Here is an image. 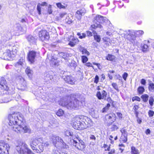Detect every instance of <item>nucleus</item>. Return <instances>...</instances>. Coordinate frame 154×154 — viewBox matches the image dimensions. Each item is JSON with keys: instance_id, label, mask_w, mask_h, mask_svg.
I'll use <instances>...</instances> for the list:
<instances>
[{"instance_id": "052dcab7", "label": "nucleus", "mask_w": 154, "mask_h": 154, "mask_svg": "<svg viewBox=\"0 0 154 154\" xmlns=\"http://www.w3.org/2000/svg\"><path fill=\"white\" fill-rule=\"evenodd\" d=\"M136 33L137 34L142 35L144 33V32L142 30H138L137 31Z\"/></svg>"}, {"instance_id": "dca6fc26", "label": "nucleus", "mask_w": 154, "mask_h": 154, "mask_svg": "<svg viewBox=\"0 0 154 154\" xmlns=\"http://www.w3.org/2000/svg\"><path fill=\"white\" fill-rule=\"evenodd\" d=\"M106 120L112 124L116 119V116L115 114L107 115L105 116Z\"/></svg>"}, {"instance_id": "2f4dec72", "label": "nucleus", "mask_w": 154, "mask_h": 154, "mask_svg": "<svg viewBox=\"0 0 154 154\" xmlns=\"http://www.w3.org/2000/svg\"><path fill=\"white\" fill-rule=\"evenodd\" d=\"M131 154H139L138 150L136 149L134 147H132L131 148Z\"/></svg>"}, {"instance_id": "cd10ccee", "label": "nucleus", "mask_w": 154, "mask_h": 154, "mask_svg": "<svg viewBox=\"0 0 154 154\" xmlns=\"http://www.w3.org/2000/svg\"><path fill=\"white\" fill-rule=\"evenodd\" d=\"M32 70H31L29 67H27L26 69V72L27 75L29 77H31L32 75Z\"/></svg>"}, {"instance_id": "4be33fe9", "label": "nucleus", "mask_w": 154, "mask_h": 154, "mask_svg": "<svg viewBox=\"0 0 154 154\" xmlns=\"http://www.w3.org/2000/svg\"><path fill=\"white\" fill-rule=\"evenodd\" d=\"M47 3L46 2H43L41 4H39L37 6V10L38 12L39 15L41 14V6H47Z\"/></svg>"}, {"instance_id": "79ce46f5", "label": "nucleus", "mask_w": 154, "mask_h": 154, "mask_svg": "<svg viewBox=\"0 0 154 154\" xmlns=\"http://www.w3.org/2000/svg\"><path fill=\"white\" fill-rule=\"evenodd\" d=\"M148 46L147 45L144 44L142 47V51L143 52L147 51L148 50Z\"/></svg>"}, {"instance_id": "f704fd0d", "label": "nucleus", "mask_w": 154, "mask_h": 154, "mask_svg": "<svg viewBox=\"0 0 154 154\" xmlns=\"http://www.w3.org/2000/svg\"><path fill=\"white\" fill-rule=\"evenodd\" d=\"M149 89L152 92L154 91V84L150 83L149 84Z\"/></svg>"}, {"instance_id": "393cba45", "label": "nucleus", "mask_w": 154, "mask_h": 154, "mask_svg": "<svg viewBox=\"0 0 154 154\" xmlns=\"http://www.w3.org/2000/svg\"><path fill=\"white\" fill-rule=\"evenodd\" d=\"M39 149H38L37 147L35 148L34 152L38 153H41L44 150L43 145L42 144H39L38 146Z\"/></svg>"}, {"instance_id": "bb28decb", "label": "nucleus", "mask_w": 154, "mask_h": 154, "mask_svg": "<svg viewBox=\"0 0 154 154\" xmlns=\"http://www.w3.org/2000/svg\"><path fill=\"white\" fill-rule=\"evenodd\" d=\"M12 53L10 50H7L4 53V55L7 57H10L12 56Z\"/></svg>"}, {"instance_id": "f3484780", "label": "nucleus", "mask_w": 154, "mask_h": 154, "mask_svg": "<svg viewBox=\"0 0 154 154\" xmlns=\"http://www.w3.org/2000/svg\"><path fill=\"white\" fill-rule=\"evenodd\" d=\"M47 60H48L50 61V64L52 66H55L57 65V60L55 58L54 56H52V55L49 54L47 55Z\"/></svg>"}, {"instance_id": "5fc2aeb1", "label": "nucleus", "mask_w": 154, "mask_h": 154, "mask_svg": "<svg viewBox=\"0 0 154 154\" xmlns=\"http://www.w3.org/2000/svg\"><path fill=\"white\" fill-rule=\"evenodd\" d=\"M128 74L125 72L122 75V77L125 80H126L127 77H128Z\"/></svg>"}, {"instance_id": "f03ea898", "label": "nucleus", "mask_w": 154, "mask_h": 154, "mask_svg": "<svg viewBox=\"0 0 154 154\" xmlns=\"http://www.w3.org/2000/svg\"><path fill=\"white\" fill-rule=\"evenodd\" d=\"M10 121L9 125L11 126L13 130V127H15L16 125H20L23 123V116L19 113H14L9 116Z\"/></svg>"}, {"instance_id": "aec40b11", "label": "nucleus", "mask_w": 154, "mask_h": 154, "mask_svg": "<svg viewBox=\"0 0 154 154\" xmlns=\"http://www.w3.org/2000/svg\"><path fill=\"white\" fill-rule=\"evenodd\" d=\"M38 142V140L36 138H33L32 139V141L30 143V146L32 149L34 151L35 149L37 147V145Z\"/></svg>"}, {"instance_id": "0e129e2a", "label": "nucleus", "mask_w": 154, "mask_h": 154, "mask_svg": "<svg viewBox=\"0 0 154 154\" xmlns=\"http://www.w3.org/2000/svg\"><path fill=\"white\" fill-rule=\"evenodd\" d=\"M52 154H60V153L57 150H53Z\"/></svg>"}, {"instance_id": "b1692460", "label": "nucleus", "mask_w": 154, "mask_h": 154, "mask_svg": "<svg viewBox=\"0 0 154 154\" xmlns=\"http://www.w3.org/2000/svg\"><path fill=\"white\" fill-rule=\"evenodd\" d=\"M45 80H51L53 79L52 75L50 74L49 72H46L44 74Z\"/></svg>"}, {"instance_id": "a19ab883", "label": "nucleus", "mask_w": 154, "mask_h": 154, "mask_svg": "<svg viewBox=\"0 0 154 154\" xmlns=\"http://www.w3.org/2000/svg\"><path fill=\"white\" fill-rule=\"evenodd\" d=\"M59 54L60 57H62L65 59H66L67 55L66 53L61 52L59 53Z\"/></svg>"}, {"instance_id": "5701e85b", "label": "nucleus", "mask_w": 154, "mask_h": 154, "mask_svg": "<svg viewBox=\"0 0 154 154\" xmlns=\"http://www.w3.org/2000/svg\"><path fill=\"white\" fill-rule=\"evenodd\" d=\"M79 41L77 38H72L71 41L69 42V45L71 47H73Z\"/></svg>"}, {"instance_id": "39448f33", "label": "nucleus", "mask_w": 154, "mask_h": 154, "mask_svg": "<svg viewBox=\"0 0 154 154\" xmlns=\"http://www.w3.org/2000/svg\"><path fill=\"white\" fill-rule=\"evenodd\" d=\"M106 18L99 15H97L95 19L94 20L95 24L92 25L91 27L95 29L99 28L100 29L102 28V26L100 23H102L105 22Z\"/></svg>"}, {"instance_id": "bf43d9fd", "label": "nucleus", "mask_w": 154, "mask_h": 154, "mask_svg": "<svg viewBox=\"0 0 154 154\" xmlns=\"http://www.w3.org/2000/svg\"><path fill=\"white\" fill-rule=\"evenodd\" d=\"M121 139L125 143L127 140V137H122Z\"/></svg>"}, {"instance_id": "6e6552de", "label": "nucleus", "mask_w": 154, "mask_h": 154, "mask_svg": "<svg viewBox=\"0 0 154 154\" xmlns=\"http://www.w3.org/2000/svg\"><path fill=\"white\" fill-rule=\"evenodd\" d=\"M38 34L40 39L42 41H47L49 38V33L45 30H42L39 31Z\"/></svg>"}, {"instance_id": "c85d7f7f", "label": "nucleus", "mask_w": 154, "mask_h": 154, "mask_svg": "<svg viewBox=\"0 0 154 154\" xmlns=\"http://www.w3.org/2000/svg\"><path fill=\"white\" fill-rule=\"evenodd\" d=\"M94 39L97 42H100L101 38L100 35H97V33H94Z\"/></svg>"}, {"instance_id": "0eeeda50", "label": "nucleus", "mask_w": 154, "mask_h": 154, "mask_svg": "<svg viewBox=\"0 0 154 154\" xmlns=\"http://www.w3.org/2000/svg\"><path fill=\"white\" fill-rule=\"evenodd\" d=\"M82 129L90 127L92 125V122L89 118L86 116H82Z\"/></svg>"}, {"instance_id": "412c9836", "label": "nucleus", "mask_w": 154, "mask_h": 154, "mask_svg": "<svg viewBox=\"0 0 154 154\" xmlns=\"http://www.w3.org/2000/svg\"><path fill=\"white\" fill-rule=\"evenodd\" d=\"M27 39L28 42L31 44H34L36 42V38L31 35H28Z\"/></svg>"}, {"instance_id": "8fccbe9b", "label": "nucleus", "mask_w": 154, "mask_h": 154, "mask_svg": "<svg viewBox=\"0 0 154 154\" xmlns=\"http://www.w3.org/2000/svg\"><path fill=\"white\" fill-rule=\"evenodd\" d=\"M82 61L83 63H85L88 60L87 57L85 56H82Z\"/></svg>"}, {"instance_id": "f257e3e1", "label": "nucleus", "mask_w": 154, "mask_h": 154, "mask_svg": "<svg viewBox=\"0 0 154 154\" xmlns=\"http://www.w3.org/2000/svg\"><path fill=\"white\" fill-rule=\"evenodd\" d=\"M73 99L69 97H65L59 101V104L66 106L68 109H76L79 106L80 102L76 99Z\"/></svg>"}, {"instance_id": "7c9ffc66", "label": "nucleus", "mask_w": 154, "mask_h": 154, "mask_svg": "<svg viewBox=\"0 0 154 154\" xmlns=\"http://www.w3.org/2000/svg\"><path fill=\"white\" fill-rule=\"evenodd\" d=\"M121 132L122 134V137H127L128 133L124 128H122L121 130Z\"/></svg>"}, {"instance_id": "2eb2a0df", "label": "nucleus", "mask_w": 154, "mask_h": 154, "mask_svg": "<svg viewBox=\"0 0 154 154\" xmlns=\"http://www.w3.org/2000/svg\"><path fill=\"white\" fill-rule=\"evenodd\" d=\"M36 55V53L35 51H29L28 55V58L29 61L31 63L34 62Z\"/></svg>"}, {"instance_id": "6e6d98bb", "label": "nucleus", "mask_w": 154, "mask_h": 154, "mask_svg": "<svg viewBox=\"0 0 154 154\" xmlns=\"http://www.w3.org/2000/svg\"><path fill=\"white\" fill-rule=\"evenodd\" d=\"M99 79V77L97 75H96L94 79V82L96 83L97 84L98 82Z\"/></svg>"}, {"instance_id": "9b49d317", "label": "nucleus", "mask_w": 154, "mask_h": 154, "mask_svg": "<svg viewBox=\"0 0 154 154\" xmlns=\"http://www.w3.org/2000/svg\"><path fill=\"white\" fill-rule=\"evenodd\" d=\"M75 119L76 121L74 122L73 124L75 127L74 128L77 129H82V125H82V116L77 117Z\"/></svg>"}, {"instance_id": "3c124183", "label": "nucleus", "mask_w": 154, "mask_h": 154, "mask_svg": "<svg viewBox=\"0 0 154 154\" xmlns=\"http://www.w3.org/2000/svg\"><path fill=\"white\" fill-rule=\"evenodd\" d=\"M148 115L150 117L153 116H154L153 111L151 110H149L148 112Z\"/></svg>"}, {"instance_id": "774afa93", "label": "nucleus", "mask_w": 154, "mask_h": 154, "mask_svg": "<svg viewBox=\"0 0 154 154\" xmlns=\"http://www.w3.org/2000/svg\"><path fill=\"white\" fill-rule=\"evenodd\" d=\"M115 153V150L114 149H112L110 152H109L108 154H113Z\"/></svg>"}, {"instance_id": "20e7f679", "label": "nucleus", "mask_w": 154, "mask_h": 154, "mask_svg": "<svg viewBox=\"0 0 154 154\" xmlns=\"http://www.w3.org/2000/svg\"><path fill=\"white\" fill-rule=\"evenodd\" d=\"M16 149L18 152L20 154H35L32 150L28 148L27 144L25 143H20L16 147Z\"/></svg>"}, {"instance_id": "13d9d810", "label": "nucleus", "mask_w": 154, "mask_h": 154, "mask_svg": "<svg viewBox=\"0 0 154 154\" xmlns=\"http://www.w3.org/2000/svg\"><path fill=\"white\" fill-rule=\"evenodd\" d=\"M118 128L117 126L115 125H113L112 127V131H115V130H117Z\"/></svg>"}, {"instance_id": "e433bc0d", "label": "nucleus", "mask_w": 154, "mask_h": 154, "mask_svg": "<svg viewBox=\"0 0 154 154\" xmlns=\"http://www.w3.org/2000/svg\"><path fill=\"white\" fill-rule=\"evenodd\" d=\"M138 91L140 94H142L144 91V89L143 87L140 86L137 89Z\"/></svg>"}, {"instance_id": "c9c22d12", "label": "nucleus", "mask_w": 154, "mask_h": 154, "mask_svg": "<svg viewBox=\"0 0 154 154\" xmlns=\"http://www.w3.org/2000/svg\"><path fill=\"white\" fill-rule=\"evenodd\" d=\"M115 57L114 56L110 55V54H108V56L106 57V59L107 60L112 61L114 60L115 59Z\"/></svg>"}, {"instance_id": "ddd939ff", "label": "nucleus", "mask_w": 154, "mask_h": 154, "mask_svg": "<svg viewBox=\"0 0 154 154\" xmlns=\"http://www.w3.org/2000/svg\"><path fill=\"white\" fill-rule=\"evenodd\" d=\"M62 78L67 83L71 85L75 84V83L76 81L75 78L70 75H67L66 76H63Z\"/></svg>"}, {"instance_id": "4468645a", "label": "nucleus", "mask_w": 154, "mask_h": 154, "mask_svg": "<svg viewBox=\"0 0 154 154\" xmlns=\"http://www.w3.org/2000/svg\"><path fill=\"white\" fill-rule=\"evenodd\" d=\"M86 12V10L84 8L79 9L76 12L75 17L78 20H81L82 16L84 15Z\"/></svg>"}, {"instance_id": "864d4df0", "label": "nucleus", "mask_w": 154, "mask_h": 154, "mask_svg": "<svg viewBox=\"0 0 154 154\" xmlns=\"http://www.w3.org/2000/svg\"><path fill=\"white\" fill-rule=\"evenodd\" d=\"M48 12L49 14L52 13V11L51 9V5H49L48 7Z\"/></svg>"}, {"instance_id": "680f3d73", "label": "nucleus", "mask_w": 154, "mask_h": 154, "mask_svg": "<svg viewBox=\"0 0 154 154\" xmlns=\"http://www.w3.org/2000/svg\"><path fill=\"white\" fill-rule=\"evenodd\" d=\"M106 100L108 102L110 103H113L112 100L110 97H108L106 99Z\"/></svg>"}, {"instance_id": "de8ad7c7", "label": "nucleus", "mask_w": 154, "mask_h": 154, "mask_svg": "<svg viewBox=\"0 0 154 154\" xmlns=\"http://www.w3.org/2000/svg\"><path fill=\"white\" fill-rule=\"evenodd\" d=\"M65 135L67 136H72L73 135V133L69 131H67L65 132Z\"/></svg>"}, {"instance_id": "c756f323", "label": "nucleus", "mask_w": 154, "mask_h": 154, "mask_svg": "<svg viewBox=\"0 0 154 154\" xmlns=\"http://www.w3.org/2000/svg\"><path fill=\"white\" fill-rule=\"evenodd\" d=\"M148 97L149 96L147 94H143L141 96V98L144 102H147L148 100Z\"/></svg>"}, {"instance_id": "423d86ee", "label": "nucleus", "mask_w": 154, "mask_h": 154, "mask_svg": "<svg viewBox=\"0 0 154 154\" xmlns=\"http://www.w3.org/2000/svg\"><path fill=\"white\" fill-rule=\"evenodd\" d=\"M13 130L17 132L19 131L20 133H29L30 131V129L28 127L24 125L23 122L20 125H16L15 127H13Z\"/></svg>"}, {"instance_id": "603ef678", "label": "nucleus", "mask_w": 154, "mask_h": 154, "mask_svg": "<svg viewBox=\"0 0 154 154\" xmlns=\"http://www.w3.org/2000/svg\"><path fill=\"white\" fill-rule=\"evenodd\" d=\"M140 99L139 97L137 96H135L133 97L132 100L133 101L134 100L140 101Z\"/></svg>"}, {"instance_id": "338daca9", "label": "nucleus", "mask_w": 154, "mask_h": 154, "mask_svg": "<svg viewBox=\"0 0 154 154\" xmlns=\"http://www.w3.org/2000/svg\"><path fill=\"white\" fill-rule=\"evenodd\" d=\"M66 14V13H63L60 14L59 15L60 16L61 18H63L64 16Z\"/></svg>"}, {"instance_id": "72a5a7b5", "label": "nucleus", "mask_w": 154, "mask_h": 154, "mask_svg": "<svg viewBox=\"0 0 154 154\" xmlns=\"http://www.w3.org/2000/svg\"><path fill=\"white\" fill-rule=\"evenodd\" d=\"M17 80L19 81L21 83L23 82L25 84L26 83L24 79L21 76H18L17 77Z\"/></svg>"}, {"instance_id": "a18cd8bd", "label": "nucleus", "mask_w": 154, "mask_h": 154, "mask_svg": "<svg viewBox=\"0 0 154 154\" xmlns=\"http://www.w3.org/2000/svg\"><path fill=\"white\" fill-rule=\"evenodd\" d=\"M57 6L59 8H65V7L62 5L61 3H58L56 4Z\"/></svg>"}, {"instance_id": "4c0bfd02", "label": "nucleus", "mask_w": 154, "mask_h": 154, "mask_svg": "<svg viewBox=\"0 0 154 154\" xmlns=\"http://www.w3.org/2000/svg\"><path fill=\"white\" fill-rule=\"evenodd\" d=\"M63 114V111L61 109H59L58 111L57 112L56 115L59 116H61Z\"/></svg>"}, {"instance_id": "69168bd1", "label": "nucleus", "mask_w": 154, "mask_h": 154, "mask_svg": "<svg viewBox=\"0 0 154 154\" xmlns=\"http://www.w3.org/2000/svg\"><path fill=\"white\" fill-rule=\"evenodd\" d=\"M141 83L142 84L145 85L146 83L145 80L144 79H142L141 80Z\"/></svg>"}, {"instance_id": "58836bf2", "label": "nucleus", "mask_w": 154, "mask_h": 154, "mask_svg": "<svg viewBox=\"0 0 154 154\" xmlns=\"http://www.w3.org/2000/svg\"><path fill=\"white\" fill-rule=\"evenodd\" d=\"M24 60L23 59H21L19 60L18 62L16 64V66H17V65H20V66H22L23 64V62Z\"/></svg>"}, {"instance_id": "e2e57ef3", "label": "nucleus", "mask_w": 154, "mask_h": 154, "mask_svg": "<svg viewBox=\"0 0 154 154\" xmlns=\"http://www.w3.org/2000/svg\"><path fill=\"white\" fill-rule=\"evenodd\" d=\"M86 36V35L85 34L82 33V35H81L80 36H79V38H80L82 39L85 37Z\"/></svg>"}, {"instance_id": "09e8293b", "label": "nucleus", "mask_w": 154, "mask_h": 154, "mask_svg": "<svg viewBox=\"0 0 154 154\" xmlns=\"http://www.w3.org/2000/svg\"><path fill=\"white\" fill-rule=\"evenodd\" d=\"M70 66L71 67H73L75 68L77 66V64L76 62L74 61H72L70 64Z\"/></svg>"}, {"instance_id": "6ab92c4d", "label": "nucleus", "mask_w": 154, "mask_h": 154, "mask_svg": "<svg viewBox=\"0 0 154 154\" xmlns=\"http://www.w3.org/2000/svg\"><path fill=\"white\" fill-rule=\"evenodd\" d=\"M0 88L4 90H7L8 89L6 81L4 77H2L0 79Z\"/></svg>"}, {"instance_id": "ea45409f", "label": "nucleus", "mask_w": 154, "mask_h": 154, "mask_svg": "<svg viewBox=\"0 0 154 154\" xmlns=\"http://www.w3.org/2000/svg\"><path fill=\"white\" fill-rule=\"evenodd\" d=\"M154 101V99L152 97H149V103L150 105L152 106L153 104V102Z\"/></svg>"}, {"instance_id": "37998d69", "label": "nucleus", "mask_w": 154, "mask_h": 154, "mask_svg": "<svg viewBox=\"0 0 154 154\" xmlns=\"http://www.w3.org/2000/svg\"><path fill=\"white\" fill-rule=\"evenodd\" d=\"M65 22L68 24H70L72 23V21L71 19L68 16L65 19Z\"/></svg>"}, {"instance_id": "9d476101", "label": "nucleus", "mask_w": 154, "mask_h": 154, "mask_svg": "<svg viewBox=\"0 0 154 154\" xmlns=\"http://www.w3.org/2000/svg\"><path fill=\"white\" fill-rule=\"evenodd\" d=\"M73 142V145L80 151H82L85 147V144L83 140L80 141V142H78L76 140H74Z\"/></svg>"}, {"instance_id": "1a4fd4ad", "label": "nucleus", "mask_w": 154, "mask_h": 154, "mask_svg": "<svg viewBox=\"0 0 154 154\" xmlns=\"http://www.w3.org/2000/svg\"><path fill=\"white\" fill-rule=\"evenodd\" d=\"M10 146L8 143H0V154H8Z\"/></svg>"}, {"instance_id": "473e14b6", "label": "nucleus", "mask_w": 154, "mask_h": 154, "mask_svg": "<svg viewBox=\"0 0 154 154\" xmlns=\"http://www.w3.org/2000/svg\"><path fill=\"white\" fill-rule=\"evenodd\" d=\"M80 50L82 52L83 54H86L88 55L89 54V52L87 51V50L83 48H81Z\"/></svg>"}, {"instance_id": "7ed1b4c3", "label": "nucleus", "mask_w": 154, "mask_h": 154, "mask_svg": "<svg viewBox=\"0 0 154 154\" xmlns=\"http://www.w3.org/2000/svg\"><path fill=\"white\" fill-rule=\"evenodd\" d=\"M50 140L56 147H61L65 149L69 148L68 146L66 145L63 142L62 139L58 136L52 135L50 136Z\"/></svg>"}, {"instance_id": "c03bdc74", "label": "nucleus", "mask_w": 154, "mask_h": 154, "mask_svg": "<svg viewBox=\"0 0 154 154\" xmlns=\"http://www.w3.org/2000/svg\"><path fill=\"white\" fill-rule=\"evenodd\" d=\"M77 74H79V76L81 78L83 76V73L81 69L79 68V69L77 71Z\"/></svg>"}, {"instance_id": "4d7b16f0", "label": "nucleus", "mask_w": 154, "mask_h": 154, "mask_svg": "<svg viewBox=\"0 0 154 154\" xmlns=\"http://www.w3.org/2000/svg\"><path fill=\"white\" fill-rule=\"evenodd\" d=\"M117 115L120 120H122V114L119 112H117Z\"/></svg>"}, {"instance_id": "a878e982", "label": "nucleus", "mask_w": 154, "mask_h": 154, "mask_svg": "<svg viewBox=\"0 0 154 154\" xmlns=\"http://www.w3.org/2000/svg\"><path fill=\"white\" fill-rule=\"evenodd\" d=\"M18 45H16V46H13L12 47V50L11 51L12 54L15 55L17 52Z\"/></svg>"}, {"instance_id": "f8f14e48", "label": "nucleus", "mask_w": 154, "mask_h": 154, "mask_svg": "<svg viewBox=\"0 0 154 154\" xmlns=\"http://www.w3.org/2000/svg\"><path fill=\"white\" fill-rule=\"evenodd\" d=\"M129 33H128V35L127 36V39L130 42L133 44L135 42V41L136 38V36L135 35V32L134 31L129 30Z\"/></svg>"}, {"instance_id": "a211bd4d", "label": "nucleus", "mask_w": 154, "mask_h": 154, "mask_svg": "<svg viewBox=\"0 0 154 154\" xmlns=\"http://www.w3.org/2000/svg\"><path fill=\"white\" fill-rule=\"evenodd\" d=\"M106 95V92L104 90L103 91L101 92L98 91L96 94V96L99 100L104 99L105 100Z\"/></svg>"}, {"instance_id": "49530a36", "label": "nucleus", "mask_w": 154, "mask_h": 154, "mask_svg": "<svg viewBox=\"0 0 154 154\" xmlns=\"http://www.w3.org/2000/svg\"><path fill=\"white\" fill-rule=\"evenodd\" d=\"M112 86L113 88L118 91H119V89L116 83H113L112 84Z\"/></svg>"}]
</instances>
